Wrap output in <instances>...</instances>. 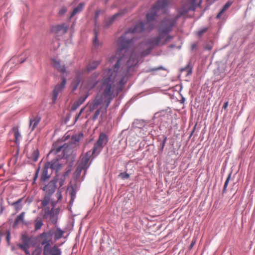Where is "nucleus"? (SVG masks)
<instances>
[{
    "label": "nucleus",
    "instance_id": "obj_1",
    "mask_svg": "<svg viewBox=\"0 0 255 255\" xmlns=\"http://www.w3.org/2000/svg\"><path fill=\"white\" fill-rule=\"evenodd\" d=\"M167 12V9H151L146 14L145 23L140 22L133 27L130 28L118 40V50L114 56L110 57L109 62L115 63L113 68L105 70L101 84L102 95H98L93 103L89 105V111L92 112L104 101L107 108L116 96L123 91L129 73L133 71L134 67L138 62V56L132 52L128 59V49L132 45L134 38L133 34L140 33L144 30L153 29L156 24V16Z\"/></svg>",
    "mask_w": 255,
    "mask_h": 255
},
{
    "label": "nucleus",
    "instance_id": "obj_2",
    "mask_svg": "<svg viewBox=\"0 0 255 255\" xmlns=\"http://www.w3.org/2000/svg\"><path fill=\"white\" fill-rule=\"evenodd\" d=\"M180 15L170 16L161 21L158 27L159 34L157 36L150 39L148 43L152 46L163 45L173 38V36L168 34L172 30L175 26Z\"/></svg>",
    "mask_w": 255,
    "mask_h": 255
},
{
    "label": "nucleus",
    "instance_id": "obj_3",
    "mask_svg": "<svg viewBox=\"0 0 255 255\" xmlns=\"http://www.w3.org/2000/svg\"><path fill=\"white\" fill-rule=\"evenodd\" d=\"M94 154L91 151H89L81 157L79 160L77 169L75 173L77 176H79L82 170L84 171V175H85L86 170L89 167L91 162H90L91 156Z\"/></svg>",
    "mask_w": 255,
    "mask_h": 255
},
{
    "label": "nucleus",
    "instance_id": "obj_4",
    "mask_svg": "<svg viewBox=\"0 0 255 255\" xmlns=\"http://www.w3.org/2000/svg\"><path fill=\"white\" fill-rule=\"evenodd\" d=\"M39 238L40 244L43 246V255H46L48 253L52 243V231L43 232L39 235Z\"/></svg>",
    "mask_w": 255,
    "mask_h": 255
},
{
    "label": "nucleus",
    "instance_id": "obj_5",
    "mask_svg": "<svg viewBox=\"0 0 255 255\" xmlns=\"http://www.w3.org/2000/svg\"><path fill=\"white\" fill-rule=\"evenodd\" d=\"M108 141V137L107 135L104 133H101L97 141L94 144L93 151H91L94 154L99 153Z\"/></svg>",
    "mask_w": 255,
    "mask_h": 255
},
{
    "label": "nucleus",
    "instance_id": "obj_6",
    "mask_svg": "<svg viewBox=\"0 0 255 255\" xmlns=\"http://www.w3.org/2000/svg\"><path fill=\"white\" fill-rule=\"evenodd\" d=\"M22 244H18L17 246L21 250L24 251L26 255H30L28 249L31 246V239L26 234H22L21 236Z\"/></svg>",
    "mask_w": 255,
    "mask_h": 255
},
{
    "label": "nucleus",
    "instance_id": "obj_7",
    "mask_svg": "<svg viewBox=\"0 0 255 255\" xmlns=\"http://www.w3.org/2000/svg\"><path fill=\"white\" fill-rule=\"evenodd\" d=\"M69 25L62 23L60 24L53 25L51 27V32L55 34L61 33L62 34L66 33L68 29Z\"/></svg>",
    "mask_w": 255,
    "mask_h": 255
},
{
    "label": "nucleus",
    "instance_id": "obj_8",
    "mask_svg": "<svg viewBox=\"0 0 255 255\" xmlns=\"http://www.w3.org/2000/svg\"><path fill=\"white\" fill-rule=\"evenodd\" d=\"M66 83V79L65 78H63L62 79V82L59 84H57L53 92V95H52V100L53 102L54 103L56 100H57L58 95L59 93L63 90V89L65 87V86Z\"/></svg>",
    "mask_w": 255,
    "mask_h": 255
},
{
    "label": "nucleus",
    "instance_id": "obj_9",
    "mask_svg": "<svg viewBox=\"0 0 255 255\" xmlns=\"http://www.w3.org/2000/svg\"><path fill=\"white\" fill-rule=\"evenodd\" d=\"M56 183L57 180L56 179L52 180L43 188V190L47 194L51 195L55 192Z\"/></svg>",
    "mask_w": 255,
    "mask_h": 255
},
{
    "label": "nucleus",
    "instance_id": "obj_10",
    "mask_svg": "<svg viewBox=\"0 0 255 255\" xmlns=\"http://www.w3.org/2000/svg\"><path fill=\"white\" fill-rule=\"evenodd\" d=\"M52 171L50 170V168L45 163L41 175V180L46 181L48 180L52 173Z\"/></svg>",
    "mask_w": 255,
    "mask_h": 255
},
{
    "label": "nucleus",
    "instance_id": "obj_11",
    "mask_svg": "<svg viewBox=\"0 0 255 255\" xmlns=\"http://www.w3.org/2000/svg\"><path fill=\"white\" fill-rule=\"evenodd\" d=\"M41 121V118L38 116H32L29 118V128L31 131L34 130Z\"/></svg>",
    "mask_w": 255,
    "mask_h": 255
},
{
    "label": "nucleus",
    "instance_id": "obj_12",
    "mask_svg": "<svg viewBox=\"0 0 255 255\" xmlns=\"http://www.w3.org/2000/svg\"><path fill=\"white\" fill-rule=\"evenodd\" d=\"M47 166L50 168V170L53 171V170H55L56 171L59 170L61 167V164L59 163L58 159H54L50 162H47L46 163Z\"/></svg>",
    "mask_w": 255,
    "mask_h": 255
},
{
    "label": "nucleus",
    "instance_id": "obj_13",
    "mask_svg": "<svg viewBox=\"0 0 255 255\" xmlns=\"http://www.w3.org/2000/svg\"><path fill=\"white\" fill-rule=\"evenodd\" d=\"M202 1L201 0H199V3L198 4H196V0H189L188 3L187 7L184 10V13H187L190 10H195V8L197 6H200V3Z\"/></svg>",
    "mask_w": 255,
    "mask_h": 255
},
{
    "label": "nucleus",
    "instance_id": "obj_14",
    "mask_svg": "<svg viewBox=\"0 0 255 255\" xmlns=\"http://www.w3.org/2000/svg\"><path fill=\"white\" fill-rule=\"evenodd\" d=\"M52 64L56 69L61 73H64L65 72L66 70L64 65H62L60 61L53 59L52 60Z\"/></svg>",
    "mask_w": 255,
    "mask_h": 255
},
{
    "label": "nucleus",
    "instance_id": "obj_15",
    "mask_svg": "<svg viewBox=\"0 0 255 255\" xmlns=\"http://www.w3.org/2000/svg\"><path fill=\"white\" fill-rule=\"evenodd\" d=\"M23 198H21L14 202L10 203L9 202H8V203L9 205L13 206L15 210L16 211V212H17L19 210H20L22 208V202L23 201Z\"/></svg>",
    "mask_w": 255,
    "mask_h": 255
},
{
    "label": "nucleus",
    "instance_id": "obj_16",
    "mask_svg": "<svg viewBox=\"0 0 255 255\" xmlns=\"http://www.w3.org/2000/svg\"><path fill=\"white\" fill-rule=\"evenodd\" d=\"M84 6L85 3L84 2H80L77 7L73 9L69 18H71L74 15L82 11Z\"/></svg>",
    "mask_w": 255,
    "mask_h": 255
},
{
    "label": "nucleus",
    "instance_id": "obj_17",
    "mask_svg": "<svg viewBox=\"0 0 255 255\" xmlns=\"http://www.w3.org/2000/svg\"><path fill=\"white\" fill-rule=\"evenodd\" d=\"M51 231H52L51 230ZM54 235V239L55 241L59 240L63 237L64 232L59 228H57L54 231H52V234Z\"/></svg>",
    "mask_w": 255,
    "mask_h": 255
},
{
    "label": "nucleus",
    "instance_id": "obj_18",
    "mask_svg": "<svg viewBox=\"0 0 255 255\" xmlns=\"http://www.w3.org/2000/svg\"><path fill=\"white\" fill-rule=\"evenodd\" d=\"M61 253L60 249H59L57 246L55 245L52 248L50 246L47 254L44 255H60Z\"/></svg>",
    "mask_w": 255,
    "mask_h": 255
},
{
    "label": "nucleus",
    "instance_id": "obj_19",
    "mask_svg": "<svg viewBox=\"0 0 255 255\" xmlns=\"http://www.w3.org/2000/svg\"><path fill=\"white\" fill-rule=\"evenodd\" d=\"M232 1H228L223 6L221 11L219 12V13L216 16L217 18H220L222 14L232 5Z\"/></svg>",
    "mask_w": 255,
    "mask_h": 255
},
{
    "label": "nucleus",
    "instance_id": "obj_20",
    "mask_svg": "<svg viewBox=\"0 0 255 255\" xmlns=\"http://www.w3.org/2000/svg\"><path fill=\"white\" fill-rule=\"evenodd\" d=\"M43 225V223L41 219L37 217L34 221V230L37 231L40 230Z\"/></svg>",
    "mask_w": 255,
    "mask_h": 255
},
{
    "label": "nucleus",
    "instance_id": "obj_21",
    "mask_svg": "<svg viewBox=\"0 0 255 255\" xmlns=\"http://www.w3.org/2000/svg\"><path fill=\"white\" fill-rule=\"evenodd\" d=\"M25 215V212H23L21 213L15 219L14 222V226H16L18 225L20 222H23L24 219V217Z\"/></svg>",
    "mask_w": 255,
    "mask_h": 255
},
{
    "label": "nucleus",
    "instance_id": "obj_22",
    "mask_svg": "<svg viewBox=\"0 0 255 255\" xmlns=\"http://www.w3.org/2000/svg\"><path fill=\"white\" fill-rule=\"evenodd\" d=\"M100 62L97 61H94L90 63L87 66V70L89 71L95 69L99 65Z\"/></svg>",
    "mask_w": 255,
    "mask_h": 255
},
{
    "label": "nucleus",
    "instance_id": "obj_23",
    "mask_svg": "<svg viewBox=\"0 0 255 255\" xmlns=\"http://www.w3.org/2000/svg\"><path fill=\"white\" fill-rule=\"evenodd\" d=\"M51 211L52 209H50L49 207H44L42 210L43 219H46L48 218Z\"/></svg>",
    "mask_w": 255,
    "mask_h": 255
},
{
    "label": "nucleus",
    "instance_id": "obj_24",
    "mask_svg": "<svg viewBox=\"0 0 255 255\" xmlns=\"http://www.w3.org/2000/svg\"><path fill=\"white\" fill-rule=\"evenodd\" d=\"M49 218L50 219V220L53 224H55L57 223V216H56L55 214L53 208H52V211L50 212V215H49Z\"/></svg>",
    "mask_w": 255,
    "mask_h": 255
},
{
    "label": "nucleus",
    "instance_id": "obj_25",
    "mask_svg": "<svg viewBox=\"0 0 255 255\" xmlns=\"http://www.w3.org/2000/svg\"><path fill=\"white\" fill-rule=\"evenodd\" d=\"M93 44L95 47L98 48L102 45V43L99 41L98 39V32L96 30L95 31V36L93 40Z\"/></svg>",
    "mask_w": 255,
    "mask_h": 255
},
{
    "label": "nucleus",
    "instance_id": "obj_26",
    "mask_svg": "<svg viewBox=\"0 0 255 255\" xmlns=\"http://www.w3.org/2000/svg\"><path fill=\"white\" fill-rule=\"evenodd\" d=\"M67 146V145L64 144L63 145H60L57 147H55L52 150V151H54L55 153H57L63 149V151L65 152Z\"/></svg>",
    "mask_w": 255,
    "mask_h": 255
},
{
    "label": "nucleus",
    "instance_id": "obj_27",
    "mask_svg": "<svg viewBox=\"0 0 255 255\" xmlns=\"http://www.w3.org/2000/svg\"><path fill=\"white\" fill-rule=\"evenodd\" d=\"M13 130L14 131L15 142L16 144H17L19 141V139L21 137V135H20V133L19 132L18 129L17 128H16V127L13 128Z\"/></svg>",
    "mask_w": 255,
    "mask_h": 255
},
{
    "label": "nucleus",
    "instance_id": "obj_28",
    "mask_svg": "<svg viewBox=\"0 0 255 255\" xmlns=\"http://www.w3.org/2000/svg\"><path fill=\"white\" fill-rule=\"evenodd\" d=\"M50 196L48 194L44 196L43 199L41 201V205L43 207H46L49 204L50 200Z\"/></svg>",
    "mask_w": 255,
    "mask_h": 255
},
{
    "label": "nucleus",
    "instance_id": "obj_29",
    "mask_svg": "<svg viewBox=\"0 0 255 255\" xmlns=\"http://www.w3.org/2000/svg\"><path fill=\"white\" fill-rule=\"evenodd\" d=\"M121 15V13H118L113 15L111 17L109 18L108 22H106V25L107 26H110L114 21L116 18Z\"/></svg>",
    "mask_w": 255,
    "mask_h": 255
},
{
    "label": "nucleus",
    "instance_id": "obj_30",
    "mask_svg": "<svg viewBox=\"0 0 255 255\" xmlns=\"http://www.w3.org/2000/svg\"><path fill=\"white\" fill-rule=\"evenodd\" d=\"M39 157V151L38 149H34L30 156V158L34 161H36Z\"/></svg>",
    "mask_w": 255,
    "mask_h": 255
},
{
    "label": "nucleus",
    "instance_id": "obj_31",
    "mask_svg": "<svg viewBox=\"0 0 255 255\" xmlns=\"http://www.w3.org/2000/svg\"><path fill=\"white\" fill-rule=\"evenodd\" d=\"M87 96H86L85 97H81L80 98H79L78 101L74 104V106H75V107L73 109L75 110L79 105L82 104L85 101L86 99L87 98Z\"/></svg>",
    "mask_w": 255,
    "mask_h": 255
},
{
    "label": "nucleus",
    "instance_id": "obj_32",
    "mask_svg": "<svg viewBox=\"0 0 255 255\" xmlns=\"http://www.w3.org/2000/svg\"><path fill=\"white\" fill-rule=\"evenodd\" d=\"M83 137V134L82 133H78L72 136V139L75 141H79Z\"/></svg>",
    "mask_w": 255,
    "mask_h": 255
},
{
    "label": "nucleus",
    "instance_id": "obj_33",
    "mask_svg": "<svg viewBox=\"0 0 255 255\" xmlns=\"http://www.w3.org/2000/svg\"><path fill=\"white\" fill-rule=\"evenodd\" d=\"M231 177V173L229 174V175L225 181V184L224 186L223 191L224 193L226 191V188L228 186V185L229 182L230 180Z\"/></svg>",
    "mask_w": 255,
    "mask_h": 255
},
{
    "label": "nucleus",
    "instance_id": "obj_34",
    "mask_svg": "<svg viewBox=\"0 0 255 255\" xmlns=\"http://www.w3.org/2000/svg\"><path fill=\"white\" fill-rule=\"evenodd\" d=\"M67 8L65 6H63L60 9L58 14L59 15H63L67 12Z\"/></svg>",
    "mask_w": 255,
    "mask_h": 255
},
{
    "label": "nucleus",
    "instance_id": "obj_35",
    "mask_svg": "<svg viewBox=\"0 0 255 255\" xmlns=\"http://www.w3.org/2000/svg\"><path fill=\"white\" fill-rule=\"evenodd\" d=\"M119 176L123 179H128L129 177V175L126 172L121 173Z\"/></svg>",
    "mask_w": 255,
    "mask_h": 255
},
{
    "label": "nucleus",
    "instance_id": "obj_36",
    "mask_svg": "<svg viewBox=\"0 0 255 255\" xmlns=\"http://www.w3.org/2000/svg\"><path fill=\"white\" fill-rule=\"evenodd\" d=\"M41 253V249L40 248H37L33 252L32 255H40Z\"/></svg>",
    "mask_w": 255,
    "mask_h": 255
},
{
    "label": "nucleus",
    "instance_id": "obj_37",
    "mask_svg": "<svg viewBox=\"0 0 255 255\" xmlns=\"http://www.w3.org/2000/svg\"><path fill=\"white\" fill-rule=\"evenodd\" d=\"M166 140H167V137L164 136L163 140L160 143V147H161V151L163 150V148L164 147V146H165V143L166 142Z\"/></svg>",
    "mask_w": 255,
    "mask_h": 255
},
{
    "label": "nucleus",
    "instance_id": "obj_38",
    "mask_svg": "<svg viewBox=\"0 0 255 255\" xmlns=\"http://www.w3.org/2000/svg\"><path fill=\"white\" fill-rule=\"evenodd\" d=\"M100 110H97L95 112V113L92 118L93 120L95 121L97 119V118L98 117V116L100 114Z\"/></svg>",
    "mask_w": 255,
    "mask_h": 255
},
{
    "label": "nucleus",
    "instance_id": "obj_39",
    "mask_svg": "<svg viewBox=\"0 0 255 255\" xmlns=\"http://www.w3.org/2000/svg\"><path fill=\"white\" fill-rule=\"evenodd\" d=\"M56 196L58 199V201L61 200L62 198L61 192L60 191H58L56 193Z\"/></svg>",
    "mask_w": 255,
    "mask_h": 255
},
{
    "label": "nucleus",
    "instance_id": "obj_40",
    "mask_svg": "<svg viewBox=\"0 0 255 255\" xmlns=\"http://www.w3.org/2000/svg\"><path fill=\"white\" fill-rule=\"evenodd\" d=\"M207 30V28H203V29L199 30L198 32V34L200 36V35H202L203 33L205 32Z\"/></svg>",
    "mask_w": 255,
    "mask_h": 255
},
{
    "label": "nucleus",
    "instance_id": "obj_41",
    "mask_svg": "<svg viewBox=\"0 0 255 255\" xmlns=\"http://www.w3.org/2000/svg\"><path fill=\"white\" fill-rule=\"evenodd\" d=\"M10 239V233L9 231H7V235L6 237V240L8 243L9 242Z\"/></svg>",
    "mask_w": 255,
    "mask_h": 255
},
{
    "label": "nucleus",
    "instance_id": "obj_42",
    "mask_svg": "<svg viewBox=\"0 0 255 255\" xmlns=\"http://www.w3.org/2000/svg\"><path fill=\"white\" fill-rule=\"evenodd\" d=\"M84 109V108H82V109L80 110V112L79 113V114L77 115L76 117V119H75V121H77V120L79 119V117H80V116H81V115L82 113L83 112V111Z\"/></svg>",
    "mask_w": 255,
    "mask_h": 255
},
{
    "label": "nucleus",
    "instance_id": "obj_43",
    "mask_svg": "<svg viewBox=\"0 0 255 255\" xmlns=\"http://www.w3.org/2000/svg\"><path fill=\"white\" fill-rule=\"evenodd\" d=\"M79 82H80L79 80V79H77V80H76V83L75 84V85H74V88H73V91H74V90H76V89L77 88V87L78 85H79Z\"/></svg>",
    "mask_w": 255,
    "mask_h": 255
},
{
    "label": "nucleus",
    "instance_id": "obj_44",
    "mask_svg": "<svg viewBox=\"0 0 255 255\" xmlns=\"http://www.w3.org/2000/svg\"><path fill=\"white\" fill-rule=\"evenodd\" d=\"M195 244V241H192L189 247V249L191 250L193 248V247L194 246Z\"/></svg>",
    "mask_w": 255,
    "mask_h": 255
},
{
    "label": "nucleus",
    "instance_id": "obj_45",
    "mask_svg": "<svg viewBox=\"0 0 255 255\" xmlns=\"http://www.w3.org/2000/svg\"><path fill=\"white\" fill-rule=\"evenodd\" d=\"M162 69H163V68L162 67L160 66V67H159L156 68H153L151 70V71H157V70H162Z\"/></svg>",
    "mask_w": 255,
    "mask_h": 255
},
{
    "label": "nucleus",
    "instance_id": "obj_46",
    "mask_svg": "<svg viewBox=\"0 0 255 255\" xmlns=\"http://www.w3.org/2000/svg\"><path fill=\"white\" fill-rule=\"evenodd\" d=\"M228 106V102H226L224 103L223 106V109H226Z\"/></svg>",
    "mask_w": 255,
    "mask_h": 255
},
{
    "label": "nucleus",
    "instance_id": "obj_47",
    "mask_svg": "<svg viewBox=\"0 0 255 255\" xmlns=\"http://www.w3.org/2000/svg\"><path fill=\"white\" fill-rule=\"evenodd\" d=\"M54 210L55 214L57 216V214H58V213L59 212V208L54 209Z\"/></svg>",
    "mask_w": 255,
    "mask_h": 255
},
{
    "label": "nucleus",
    "instance_id": "obj_48",
    "mask_svg": "<svg viewBox=\"0 0 255 255\" xmlns=\"http://www.w3.org/2000/svg\"><path fill=\"white\" fill-rule=\"evenodd\" d=\"M100 11H97L95 14V20H97L98 17L99 15Z\"/></svg>",
    "mask_w": 255,
    "mask_h": 255
},
{
    "label": "nucleus",
    "instance_id": "obj_49",
    "mask_svg": "<svg viewBox=\"0 0 255 255\" xmlns=\"http://www.w3.org/2000/svg\"><path fill=\"white\" fill-rule=\"evenodd\" d=\"M4 210V207L2 206V204H1V208L0 210V214H1Z\"/></svg>",
    "mask_w": 255,
    "mask_h": 255
},
{
    "label": "nucleus",
    "instance_id": "obj_50",
    "mask_svg": "<svg viewBox=\"0 0 255 255\" xmlns=\"http://www.w3.org/2000/svg\"><path fill=\"white\" fill-rule=\"evenodd\" d=\"M37 175H38V171H37L36 174H35V177L34 178V181H35L36 180V179H37Z\"/></svg>",
    "mask_w": 255,
    "mask_h": 255
},
{
    "label": "nucleus",
    "instance_id": "obj_51",
    "mask_svg": "<svg viewBox=\"0 0 255 255\" xmlns=\"http://www.w3.org/2000/svg\"><path fill=\"white\" fill-rule=\"evenodd\" d=\"M26 60V58L24 59L23 60H21L20 61V63H23Z\"/></svg>",
    "mask_w": 255,
    "mask_h": 255
},
{
    "label": "nucleus",
    "instance_id": "obj_52",
    "mask_svg": "<svg viewBox=\"0 0 255 255\" xmlns=\"http://www.w3.org/2000/svg\"><path fill=\"white\" fill-rule=\"evenodd\" d=\"M62 185H63V183L62 182H60V186H62Z\"/></svg>",
    "mask_w": 255,
    "mask_h": 255
},
{
    "label": "nucleus",
    "instance_id": "obj_53",
    "mask_svg": "<svg viewBox=\"0 0 255 255\" xmlns=\"http://www.w3.org/2000/svg\"><path fill=\"white\" fill-rule=\"evenodd\" d=\"M15 58H13L12 59V60H15Z\"/></svg>",
    "mask_w": 255,
    "mask_h": 255
},
{
    "label": "nucleus",
    "instance_id": "obj_54",
    "mask_svg": "<svg viewBox=\"0 0 255 255\" xmlns=\"http://www.w3.org/2000/svg\"><path fill=\"white\" fill-rule=\"evenodd\" d=\"M78 1V0H75L74 2H75L76 1Z\"/></svg>",
    "mask_w": 255,
    "mask_h": 255
}]
</instances>
